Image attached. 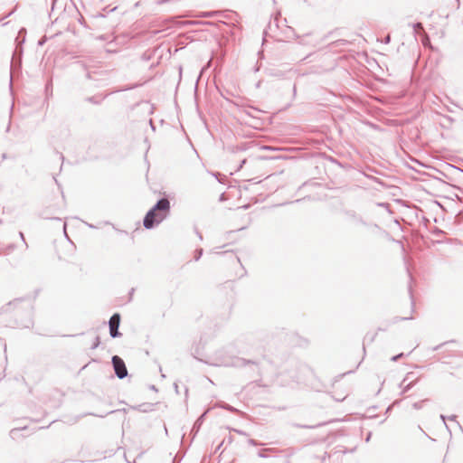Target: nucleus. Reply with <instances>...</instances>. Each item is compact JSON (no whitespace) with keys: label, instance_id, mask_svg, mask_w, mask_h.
Masks as SVG:
<instances>
[{"label":"nucleus","instance_id":"obj_1","mask_svg":"<svg viewBox=\"0 0 463 463\" xmlns=\"http://www.w3.org/2000/svg\"><path fill=\"white\" fill-rule=\"evenodd\" d=\"M169 210V201L165 198L161 199L145 216L144 226L146 229H151L154 225L160 223L167 216Z\"/></svg>","mask_w":463,"mask_h":463},{"label":"nucleus","instance_id":"obj_2","mask_svg":"<svg viewBox=\"0 0 463 463\" xmlns=\"http://www.w3.org/2000/svg\"><path fill=\"white\" fill-rule=\"evenodd\" d=\"M112 364L117 376L120 379L124 378L128 374V370L124 361L118 355L112 357Z\"/></svg>","mask_w":463,"mask_h":463},{"label":"nucleus","instance_id":"obj_3","mask_svg":"<svg viewBox=\"0 0 463 463\" xmlns=\"http://www.w3.org/2000/svg\"><path fill=\"white\" fill-rule=\"evenodd\" d=\"M120 323V316L114 314L109 319V333L112 337L120 335L118 333V326Z\"/></svg>","mask_w":463,"mask_h":463},{"label":"nucleus","instance_id":"obj_4","mask_svg":"<svg viewBox=\"0 0 463 463\" xmlns=\"http://www.w3.org/2000/svg\"><path fill=\"white\" fill-rule=\"evenodd\" d=\"M99 345V338H97V343L94 345V347H97Z\"/></svg>","mask_w":463,"mask_h":463}]
</instances>
